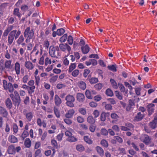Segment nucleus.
Here are the masks:
<instances>
[{"mask_svg":"<svg viewBox=\"0 0 157 157\" xmlns=\"http://www.w3.org/2000/svg\"><path fill=\"white\" fill-rule=\"evenodd\" d=\"M113 138L116 139V140L120 143H121L123 142V140L122 138L119 136H114Z\"/></svg>","mask_w":157,"mask_h":157,"instance_id":"bf43d9fd","label":"nucleus"},{"mask_svg":"<svg viewBox=\"0 0 157 157\" xmlns=\"http://www.w3.org/2000/svg\"><path fill=\"white\" fill-rule=\"evenodd\" d=\"M29 76L28 75H25L22 78V81L23 83H26L28 81Z\"/></svg>","mask_w":157,"mask_h":157,"instance_id":"774afa93","label":"nucleus"},{"mask_svg":"<svg viewBox=\"0 0 157 157\" xmlns=\"http://www.w3.org/2000/svg\"><path fill=\"white\" fill-rule=\"evenodd\" d=\"M29 9L28 6L25 5H22L21 7V9L22 12H25Z\"/></svg>","mask_w":157,"mask_h":157,"instance_id":"de8ad7c7","label":"nucleus"},{"mask_svg":"<svg viewBox=\"0 0 157 157\" xmlns=\"http://www.w3.org/2000/svg\"><path fill=\"white\" fill-rule=\"evenodd\" d=\"M77 140L78 139L77 138L73 136H72V135L68 137L67 139V140L70 142H75L77 141Z\"/></svg>","mask_w":157,"mask_h":157,"instance_id":"c85d7f7f","label":"nucleus"},{"mask_svg":"<svg viewBox=\"0 0 157 157\" xmlns=\"http://www.w3.org/2000/svg\"><path fill=\"white\" fill-rule=\"evenodd\" d=\"M76 150L79 151H82L84 150V146L81 144L77 145L76 146Z\"/></svg>","mask_w":157,"mask_h":157,"instance_id":"e433bc0d","label":"nucleus"},{"mask_svg":"<svg viewBox=\"0 0 157 157\" xmlns=\"http://www.w3.org/2000/svg\"><path fill=\"white\" fill-rule=\"evenodd\" d=\"M58 78V75L53 76L50 79L49 81L51 83H53L57 81Z\"/></svg>","mask_w":157,"mask_h":157,"instance_id":"4c0bfd02","label":"nucleus"},{"mask_svg":"<svg viewBox=\"0 0 157 157\" xmlns=\"http://www.w3.org/2000/svg\"><path fill=\"white\" fill-rule=\"evenodd\" d=\"M35 78L36 85L37 86H38L40 81V77L39 76H35Z\"/></svg>","mask_w":157,"mask_h":157,"instance_id":"680f3d73","label":"nucleus"},{"mask_svg":"<svg viewBox=\"0 0 157 157\" xmlns=\"http://www.w3.org/2000/svg\"><path fill=\"white\" fill-rule=\"evenodd\" d=\"M49 53L50 56L52 58L57 59L59 56H60L59 48L58 46H50Z\"/></svg>","mask_w":157,"mask_h":157,"instance_id":"20e7f679","label":"nucleus"},{"mask_svg":"<svg viewBox=\"0 0 157 157\" xmlns=\"http://www.w3.org/2000/svg\"><path fill=\"white\" fill-rule=\"evenodd\" d=\"M89 81L91 84H94L98 81V78L95 77L91 78L89 79Z\"/></svg>","mask_w":157,"mask_h":157,"instance_id":"c756f323","label":"nucleus"},{"mask_svg":"<svg viewBox=\"0 0 157 157\" xmlns=\"http://www.w3.org/2000/svg\"><path fill=\"white\" fill-rule=\"evenodd\" d=\"M13 28V25H10L7 26L5 30L2 34V40L5 41L8 35V42L9 45H11L13 43L14 39L16 40L20 35L21 32L19 30H12Z\"/></svg>","mask_w":157,"mask_h":157,"instance_id":"f257e3e1","label":"nucleus"},{"mask_svg":"<svg viewBox=\"0 0 157 157\" xmlns=\"http://www.w3.org/2000/svg\"><path fill=\"white\" fill-rule=\"evenodd\" d=\"M65 32L64 29L63 28L58 29L57 30V33L58 36H60L63 35Z\"/></svg>","mask_w":157,"mask_h":157,"instance_id":"c9c22d12","label":"nucleus"},{"mask_svg":"<svg viewBox=\"0 0 157 157\" xmlns=\"http://www.w3.org/2000/svg\"><path fill=\"white\" fill-rule=\"evenodd\" d=\"M67 99H66V100L67 101L66 102L67 105L71 107L74 106V104L73 102L75 101V99H68V100H67Z\"/></svg>","mask_w":157,"mask_h":157,"instance_id":"aec40b11","label":"nucleus"},{"mask_svg":"<svg viewBox=\"0 0 157 157\" xmlns=\"http://www.w3.org/2000/svg\"><path fill=\"white\" fill-rule=\"evenodd\" d=\"M45 56V55H43L40 58L39 63L40 65H43L44 64V60Z\"/></svg>","mask_w":157,"mask_h":157,"instance_id":"3c124183","label":"nucleus"},{"mask_svg":"<svg viewBox=\"0 0 157 157\" xmlns=\"http://www.w3.org/2000/svg\"><path fill=\"white\" fill-rule=\"evenodd\" d=\"M8 140L12 143H17L18 141L17 138L13 135H10L9 136Z\"/></svg>","mask_w":157,"mask_h":157,"instance_id":"9d476101","label":"nucleus"},{"mask_svg":"<svg viewBox=\"0 0 157 157\" xmlns=\"http://www.w3.org/2000/svg\"><path fill=\"white\" fill-rule=\"evenodd\" d=\"M157 124L153 121L150 122L149 124V126L152 129H154L156 127Z\"/></svg>","mask_w":157,"mask_h":157,"instance_id":"37998d69","label":"nucleus"},{"mask_svg":"<svg viewBox=\"0 0 157 157\" xmlns=\"http://www.w3.org/2000/svg\"><path fill=\"white\" fill-rule=\"evenodd\" d=\"M118 85L120 90L121 92H124L125 91V88L123 85L122 84L120 83H119L118 84Z\"/></svg>","mask_w":157,"mask_h":157,"instance_id":"13d9d810","label":"nucleus"},{"mask_svg":"<svg viewBox=\"0 0 157 157\" xmlns=\"http://www.w3.org/2000/svg\"><path fill=\"white\" fill-rule=\"evenodd\" d=\"M25 66L29 70H32L34 67L33 64L30 61H26L25 62Z\"/></svg>","mask_w":157,"mask_h":157,"instance_id":"1a4fd4ad","label":"nucleus"},{"mask_svg":"<svg viewBox=\"0 0 157 157\" xmlns=\"http://www.w3.org/2000/svg\"><path fill=\"white\" fill-rule=\"evenodd\" d=\"M90 71L89 69H85L83 73V75L85 78H86L90 73Z\"/></svg>","mask_w":157,"mask_h":157,"instance_id":"5fc2aeb1","label":"nucleus"},{"mask_svg":"<svg viewBox=\"0 0 157 157\" xmlns=\"http://www.w3.org/2000/svg\"><path fill=\"white\" fill-rule=\"evenodd\" d=\"M7 151L9 154H14L15 153V147L13 145H10L8 147Z\"/></svg>","mask_w":157,"mask_h":157,"instance_id":"4468645a","label":"nucleus"},{"mask_svg":"<svg viewBox=\"0 0 157 157\" xmlns=\"http://www.w3.org/2000/svg\"><path fill=\"white\" fill-rule=\"evenodd\" d=\"M52 63V60L49 59L48 57H46L45 59L44 65L47 66L48 64H51Z\"/></svg>","mask_w":157,"mask_h":157,"instance_id":"ea45409f","label":"nucleus"},{"mask_svg":"<svg viewBox=\"0 0 157 157\" xmlns=\"http://www.w3.org/2000/svg\"><path fill=\"white\" fill-rule=\"evenodd\" d=\"M155 91L157 92V86L154 87L153 88H151L150 89L148 90L147 91V93L148 94H150L151 93L155 92Z\"/></svg>","mask_w":157,"mask_h":157,"instance_id":"79ce46f5","label":"nucleus"},{"mask_svg":"<svg viewBox=\"0 0 157 157\" xmlns=\"http://www.w3.org/2000/svg\"><path fill=\"white\" fill-rule=\"evenodd\" d=\"M51 29L49 28H47L45 29V34L46 36H47L51 33Z\"/></svg>","mask_w":157,"mask_h":157,"instance_id":"69168bd1","label":"nucleus"},{"mask_svg":"<svg viewBox=\"0 0 157 157\" xmlns=\"http://www.w3.org/2000/svg\"><path fill=\"white\" fill-rule=\"evenodd\" d=\"M50 43L48 40H45L43 44V46L46 50H48Z\"/></svg>","mask_w":157,"mask_h":157,"instance_id":"7c9ffc66","label":"nucleus"},{"mask_svg":"<svg viewBox=\"0 0 157 157\" xmlns=\"http://www.w3.org/2000/svg\"><path fill=\"white\" fill-rule=\"evenodd\" d=\"M41 150L40 149L36 150L35 153V157H41Z\"/></svg>","mask_w":157,"mask_h":157,"instance_id":"603ef678","label":"nucleus"},{"mask_svg":"<svg viewBox=\"0 0 157 157\" xmlns=\"http://www.w3.org/2000/svg\"><path fill=\"white\" fill-rule=\"evenodd\" d=\"M108 69L113 72H116L117 71V67L116 65H112L108 66L107 67Z\"/></svg>","mask_w":157,"mask_h":157,"instance_id":"473e14b6","label":"nucleus"},{"mask_svg":"<svg viewBox=\"0 0 157 157\" xmlns=\"http://www.w3.org/2000/svg\"><path fill=\"white\" fill-rule=\"evenodd\" d=\"M79 71L78 69H76L72 72L71 75L73 76L76 77L79 75Z\"/></svg>","mask_w":157,"mask_h":157,"instance_id":"8fccbe9b","label":"nucleus"},{"mask_svg":"<svg viewBox=\"0 0 157 157\" xmlns=\"http://www.w3.org/2000/svg\"><path fill=\"white\" fill-rule=\"evenodd\" d=\"M75 113V111L73 109H71L69 110L68 112L65 114V117L66 118H71L73 116Z\"/></svg>","mask_w":157,"mask_h":157,"instance_id":"6ab92c4d","label":"nucleus"},{"mask_svg":"<svg viewBox=\"0 0 157 157\" xmlns=\"http://www.w3.org/2000/svg\"><path fill=\"white\" fill-rule=\"evenodd\" d=\"M24 36L26 38L25 42L28 43L30 41V40L33 39L34 36V31L33 29H31L30 27H27L23 33Z\"/></svg>","mask_w":157,"mask_h":157,"instance_id":"7ed1b4c3","label":"nucleus"},{"mask_svg":"<svg viewBox=\"0 0 157 157\" xmlns=\"http://www.w3.org/2000/svg\"><path fill=\"white\" fill-rule=\"evenodd\" d=\"M98 153L100 156H102L104 155V151L102 148L99 146H97L96 148Z\"/></svg>","mask_w":157,"mask_h":157,"instance_id":"4be33fe9","label":"nucleus"},{"mask_svg":"<svg viewBox=\"0 0 157 157\" xmlns=\"http://www.w3.org/2000/svg\"><path fill=\"white\" fill-rule=\"evenodd\" d=\"M76 66V64L75 63H71L69 66L68 72H71L75 68Z\"/></svg>","mask_w":157,"mask_h":157,"instance_id":"cd10ccee","label":"nucleus"},{"mask_svg":"<svg viewBox=\"0 0 157 157\" xmlns=\"http://www.w3.org/2000/svg\"><path fill=\"white\" fill-rule=\"evenodd\" d=\"M6 105L7 107L9 109H11L12 106V103L10 99H7L6 101Z\"/></svg>","mask_w":157,"mask_h":157,"instance_id":"5701e85b","label":"nucleus"},{"mask_svg":"<svg viewBox=\"0 0 157 157\" xmlns=\"http://www.w3.org/2000/svg\"><path fill=\"white\" fill-rule=\"evenodd\" d=\"M110 82L113 87L115 89H117L118 88V86L117 82L115 81L113 79L111 78L110 79Z\"/></svg>","mask_w":157,"mask_h":157,"instance_id":"b1692460","label":"nucleus"},{"mask_svg":"<svg viewBox=\"0 0 157 157\" xmlns=\"http://www.w3.org/2000/svg\"><path fill=\"white\" fill-rule=\"evenodd\" d=\"M90 48L89 46L86 45L84 47H82L81 49L82 52L83 54H87V53L90 51Z\"/></svg>","mask_w":157,"mask_h":157,"instance_id":"a211bd4d","label":"nucleus"},{"mask_svg":"<svg viewBox=\"0 0 157 157\" xmlns=\"http://www.w3.org/2000/svg\"><path fill=\"white\" fill-rule=\"evenodd\" d=\"M79 112L83 115H85L86 113V111L85 108H80L79 109Z\"/></svg>","mask_w":157,"mask_h":157,"instance_id":"0e129e2a","label":"nucleus"},{"mask_svg":"<svg viewBox=\"0 0 157 157\" xmlns=\"http://www.w3.org/2000/svg\"><path fill=\"white\" fill-rule=\"evenodd\" d=\"M85 94L87 98H92L91 92L89 90H86L85 92Z\"/></svg>","mask_w":157,"mask_h":157,"instance_id":"052dcab7","label":"nucleus"},{"mask_svg":"<svg viewBox=\"0 0 157 157\" xmlns=\"http://www.w3.org/2000/svg\"><path fill=\"white\" fill-rule=\"evenodd\" d=\"M144 117V114L142 113L141 112H140L137 113V115L135 117V119L137 121H139L141 120Z\"/></svg>","mask_w":157,"mask_h":157,"instance_id":"f3484780","label":"nucleus"},{"mask_svg":"<svg viewBox=\"0 0 157 157\" xmlns=\"http://www.w3.org/2000/svg\"><path fill=\"white\" fill-rule=\"evenodd\" d=\"M24 144L25 146L28 148H30L31 145V142L29 138H26L24 142Z\"/></svg>","mask_w":157,"mask_h":157,"instance_id":"dca6fc26","label":"nucleus"},{"mask_svg":"<svg viewBox=\"0 0 157 157\" xmlns=\"http://www.w3.org/2000/svg\"><path fill=\"white\" fill-rule=\"evenodd\" d=\"M59 47L60 50L63 52H65L67 50L68 52H70L71 50V47L67 43L60 44Z\"/></svg>","mask_w":157,"mask_h":157,"instance_id":"0eeeda50","label":"nucleus"},{"mask_svg":"<svg viewBox=\"0 0 157 157\" xmlns=\"http://www.w3.org/2000/svg\"><path fill=\"white\" fill-rule=\"evenodd\" d=\"M112 128L116 132H119L120 131V128L117 125H113L112 127Z\"/></svg>","mask_w":157,"mask_h":157,"instance_id":"338daca9","label":"nucleus"},{"mask_svg":"<svg viewBox=\"0 0 157 157\" xmlns=\"http://www.w3.org/2000/svg\"><path fill=\"white\" fill-rule=\"evenodd\" d=\"M13 14L14 16L20 18L22 15L21 14L20 12L19 9L17 8H14L13 12Z\"/></svg>","mask_w":157,"mask_h":157,"instance_id":"9b49d317","label":"nucleus"},{"mask_svg":"<svg viewBox=\"0 0 157 157\" xmlns=\"http://www.w3.org/2000/svg\"><path fill=\"white\" fill-rule=\"evenodd\" d=\"M26 109H24L23 111V113L25 116L26 119L28 122L31 121L33 117V113L31 112H27Z\"/></svg>","mask_w":157,"mask_h":157,"instance_id":"423d86ee","label":"nucleus"},{"mask_svg":"<svg viewBox=\"0 0 157 157\" xmlns=\"http://www.w3.org/2000/svg\"><path fill=\"white\" fill-rule=\"evenodd\" d=\"M67 37V33L64 34L59 40V41L61 43L64 42L66 40Z\"/></svg>","mask_w":157,"mask_h":157,"instance_id":"2f4dec72","label":"nucleus"},{"mask_svg":"<svg viewBox=\"0 0 157 157\" xmlns=\"http://www.w3.org/2000/svg\"><path fill=\"white\" fill-rule=\"evenodd\" d=\"M105 105V108L107 110H111L112 109V107L110 104H106L105 102H103L102 103V105Z\"/></svg>","mask_w":157,"mask_h":157,"instance_id":"09e8293b","label":"nucleus"},{"mask_svg":"<svg viewBox=\"0 0 157 157\" xmlns=\"http://www.w3.org/2000/svg\"><path fill=\"white\" fill-rule=\"evenodd\" d=\"M14 68L17 75H19L20 74L21 67L20 63L18 62H16L15 63Z\"/></svg>","mask_w":157,"mask_h":157,"instance_id":"6e6552de","label":"nucleus"},{"mask_svg":"<svg viewBox=\"0 0 157 157\" xmlns=\"http://www.w3.org/2000/svg\"><path fill=\"white\" fill-rule=\"evenodd\" d=\"M150 139L147 135L144 136V142L145 144H148L150 142Z\"/></svg>","mask_w":157,"mask_h":157,"instance_id":"49530a36","label":"nucleus"},{"mask_svg":"<svg viewBox=\"0 0 157 157\" xmlns=\"http://www.w3.org/2000/svg\"><path fill=\"white\" fill-rule=\"evenodd\" d=\"M52 145L54 149H57L58 148V144L56 140L54 139H52L51 140Z\"/></svg>","mask_w":157,"mask_h":157,"instance_id":"bb28decb","label":"nucleus"},{"mask_svg":"<svg viewBox=\"0 0 157 157\" xmlns=\"http://www.w3.org/2000/svg\"><path fill=\"white\" fill-rule=\"evenodd\" d=\"M2 83L4 89L6 90H8L9 92L11 93L13 92L14 88L17 89L18 87L17 84L14 83L13 85L10 82L8 83L6 80H3Z\"/></svg>","mask_w":157,"mask_h":157,"instance_id":"f03ea898","label":"nucleus"},{"mask_svg":"<svg viewBox=\"0 0 157 157\" xmlns=\"http://www.w3.org/2000/svg\"><path fill=\"white\" fill-rule=\"evenodd\" d=\"M29 135V132L27 131L24 130L23 132L21 135V137L24 139L26 137Z\"/></svg>","mask_w":157,"mask_h":157,"instance_id":"4d7b16f0","label":"nucleus"},{"mask_svg":"<svg viewBox=\"0 0 157 157\" xmlns=\"http://www.w3.org/2000/svg\"><path fill=\"white\" fill-rule=\"evenodd\" d=\"M12 129L14 133L16 134L18 130V127L15 123H13L12 124Z\"/></svg>","mask_w":157,"mask_h":157,"instance_id":"72a5a7b5","label":"nucleus"},{"mask_svg":"<svg viewBox=\"0 0 157 157\" xmlns=\"http://www.w3.org/2000/svg\"><path fill=\"white\" fill-rule=\"evenodd\" d=\"M115 94L117 98H122V96L121 95V94L119 91H116L115 92Z\"/></svg>","mask_w":157,"mask_h":157,"instance_id":"e2e57ef3","label":"nucleus"},{"mask_svg":"<svg viewBox=\"0 0 157 157\" xmlns=\"http://www.w3.org/2000/svg\"><path fill=\"white\" fill-rule=\"evenodd\" d=\"M67 39L68 43L70 45H72L73 43V38L72 36L71 35L69 36Z\"/></svg>","mask_w":157,"mask_h":157,"instance_id":"a18cd8bd","label":"nucleus"},{"mask_svg":"<svg viewBox=\"0 0 157 157\" xmlns=\"http://www.w3.org/2000/svg\"><path fill=\"white\" fill-rule=\"evenodd\" d=\"M24 36L22 35L20 36L18 39L17 40L16 42L17 44L18 45H20L23 42H24L25 38Z\"/></svg>","mask_w":157,"mask_h":157,"instance_id":"412c9836","label":"nucleus"},{"mask_svg":"<svg viewBox=\"0 0 157 157\" xmlns=\"http://www.w3.org/2000/svg\"><path fill=\"white\" fill-rule=\"evenodd\" d=\"M105 94L106 95L109 97H112L113 95L112 90L109 88L106 90Z\"/></svg>","mask_w":157,"mask_h":157,"instance_id":"f704fd0d","label":"nucleus"},{"mask_svg":"<svg viewBox=\"0 0 157 157\" xmlns=\"http://www.w3.org/2000/svg\"><path fill=\"white\" fill-rule=\"evenodd\" d=\"M154 106V104L152 103L150 104L147 105V110L149 116H150L153 113L154 110L153 107Z\"/></svg>","mask_w":157,"mask_h":157,"instance_id":"ddd939ff","label":"nucleus"},{"mask_svg":"<svg viewBox=\"0 0 157 157\" xmlns=\"http://www.w3.org/2000/svg\"><path fill=\"white\" fill-rule=\"evenodd\" d=\"M12 60L6 59L5 62V68L8 70V71L13 72L14 68L11 65Z\"/></svg>","mask_w":157,"mask_h":157,"instance_id":"39448f33","label":"nucleus"},{"mask_svg":"<svg viewBox=\"0 0 157 157\" xmlns=\"http://www.w3.org/2000/svg\"><path fill=\"white\" fill-rule=\"evenodd\" d=\"M8 113L6 109L0 106V114L4 117H6L8 115Z\"/></svg>","mask_w":157,"mask_h":157,"instance_id":"f8f14e48","label":"nucleus"},{"mask_svg":"<svg viewBox=\"0 0 157 157\" xmlns=\"http://www.w3.org/2000/svg\"><path fill=\"white\" fill-rule=\"evenodd\" d=\"M35 88V86H29L28 88V93L30 96H31L32 94L34 92Z\"/></svg>","mask_w":157,"mask_h":157,"instance_id":"a19ab883","label":"nucleus"},{"mask_svg":"<svg viewBox=\"0 0 157 157\" xmlns=\"http://www.w3.org/2000/svg\"><path fill=\"white\" fill-rule=\"evenodd\" d=\"M103 86V85L102 84L99 83L95 84L94 86V88L96 90H99L102 89Z\"/></svg>","mask_w":157,"mask_h":157,"instance_id":"58836bf2","label":"nucleus"},{"mask_svg":"<svg viewBox=\"0 0 157 157\" xmlns=\"http://www.w3.org/2000/svg\"><path fill=\"white\" fill-rule=\"evenodd\" d=\"M87 121L88 123L90 124H93L95 122V120L93 116H89L87 119Z\"/></svg>","mask_w":157,"mask_h":157,"instance_id":"a878e982","label":"nucleus"},{"mask_svg":"<svg viewBox=\"0 0 157 157\" xmlns=\"http://www.w3.org/2000/svg\"><path fill=\"white\" fill-rule=\"evenodd\" d=\"M84 140L86 143L89 144H91L92 143V141L89 137L88 136H85L84 137Z\"/></svg>","mask_w":157,"mask_h":157,"instance_id":"c03bdc74","label":"nucleus"},{"mask_svg":"<svg viewBox=\"0 0 157 157\" xmlns=\"http://www.w3.org/2000/svg\"><path fill=\"white\" fill-rule=\"evenodd\" d=\"M78 87L82 90H85L86 88V83L82 81H80L78 83Z\"/></svg>","mask_w":157,"mask_h":157,"instance_id":"2eb2a0df","label":"nucleus"},{"mask_svg":"<svg viewBox=\"0 0 157 157\" xmlns=\"http://www.w3.org/2000/svg\"><path fill=\"white\" fill-rule=\"evenodd\" d=\"M53 110L54 114L56 117L58 118H59L60 117V112L58 109L55 106L54 107Z\"/></svg>","mask_w":157,"mask_h":157,"instance_id":"393cba45","label":"nucleus"},{"mask_svg":"<svg viewBox=\"0 0 157 157\" xmlns=\"http://www.w3.org/2000/svg\"><path fill=\"white\" fill-rule=\"evenodd\" d=\"M101 144L104 147H107L108 146V144L107 142L105 140H102L101 142Z\"/></svg>","mask_w":157,"mask_h":157,"instance_id":"864d4df0","label":"nucleus"},{"mask_svg":"<svg viewBox=\"0 0 157 157\" xmlns=\"http://www.w3.org/2000/svg\"><path fill=\"white\" fill-rule=\"evenodd\" d=\"M124 85L126 87H127L130 90V92L132 90L133 88L132 86L130 85V83L127 82H124Z\"/></svg>","mask_w":157,"mask_h":157,"instance_id":"6e6d98bb","label":"nucleus"}]
</instances>
